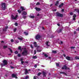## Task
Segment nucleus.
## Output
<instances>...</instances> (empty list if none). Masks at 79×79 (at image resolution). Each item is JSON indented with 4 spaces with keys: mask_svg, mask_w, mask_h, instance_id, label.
<instances>
[{
    "mask_svg": "<svg viewBox=\"0 0 79 79\" xmlns=\"http://www.w3.org/2000/svg\"><path fill=\"white\" fill-rule=\"evenodd\" d=\"M31 48H33L34 47H33V46H32V45H31Z\"/></svg>",
    "mask_w": 79,
    "mask_h": 79,
    "instance_id": "54",
    "label": "nucleus"
},
{
    "mask_svg": "<svg viewBox=\"0 0 79 79\" xmlns=\"http://www.w3.org/2000/svg\"><path fill=\"white\" fill-rule=\"evenodd\" d=\"M70 57L69 56H67L65 57L66 59V60H67L68 61H70Z\"/></svg>",
    "mask_w": 79,
    "mask_h": 79,
    "instance_id": "12",
    "label": "nucleus"
},
{
    "mask_svg": "<svg viewBox=\"0 0 79 79\" xmlns=\"http://www.w3.org/2000/svg\"><path fill=\"white\" fill-rule=\"evenodd\" d=\"M36 5H40V3L38 2L36 4Z\"/></svg>",
    "mask_w": 79,
    "mask_h": 79,
    "instance_id": "46",
    "label": "nucleus"
},
{
    "mask_svg": "<svg viewBox=\"0 0 79 79\" xmlns=\"http://www.w3.org/2000/svg\"><path fill=\"white\" fill-rule=\"evenodd\" d=\"M64 5V3H61L60 5H59V7L61 8L62 6H63Z\"/></svg>",
    "mask_w": 79,
    "mask_h": 79,
    "instance_id": "15",
    "label": "nucleus"
},
{
    "mask_svg": "<svg viewBox=\"0 0 79 79\" xmlns=\"http://www.w3.org/2000/svg\"><path fill=\"white\" fill-rule=\"evenodd\" d=\"M37 51L38 52H41V50H40L38 49V48H37Z\"/></svg>",
    "mask_w": 79,
    "mask_h": 79,
    "instance_id": "31",
    "label": "nucleus"
},
{
    "mask_svg": "<svg viewBox=\"0 0 79 79\" xmlns=\"http://www.w3.org/2000/svg\"><path fill=\"white\" fill-rule=\"evenodd\" d=\"M73 20L75 21L76 20V18L73 17Z\"/></svg>",
    "mask_w": 79,
    "mask_h": 79,
    "instance_id": "50",
    "label": "nucleus"
},
{
    "mask_svg": "<svg viewBox=\"0 0 79 79\" xmlns=\"http://www.w3.org/2000/svg\"><path fill=\"white\" fill-rule=\"evenodd\" d=\"M10 41L11 42H14V40H13V39H11V40Z\"/></svg>",
    "mask_w": 79,
    "mask_h": 79,
    "instance_id": "48",
    "label": "nucleus"
},
{
    "mask_svg": "<svg viewBox=\"0 0 79 79\" xmlns=\"http://www.w3.org/2000/svg\"><path fill=\"white\" fill-rule=\"evenodd\" d=\"M70 16H72V15H73V13L70 12Z\"/></svg>",
    "mask_w": 79,
    "mask_h": 79,
    "instance_id": "42",
    "label": "nucleus"
},
{
    "mask_svg": "<svg viewBox=\"0 0 79 79\" xmlns=\"http://www.w3.org/2000/svg\"><path fill=\"white\" fill-rule=\"evenodd\" d=\"M57 10L56 9H54V10H53V11H56Z\"/></svg>",
    "mask_w": 79,
    "mask_h": 79,
    "instance_id": "55",
    "label": "nucleus"
},
{
    "mask_svg": "<svg viewBox=\"0 0 79 79\" xmlns=\"http://www.w3.org/2000/svg\"><path fill=\"white\" fill-rule=\"evenodd\" d=\"M41 37H42V36H41L40 35L38 34L35 36V39H36V40H38V39H40Z\"/></svg>",
    "mask_w": 79,
    "mask_h": 79,
    "instance_id": "4",
    "label": "nucleus"
},
{
    "mask_svg": "<svg viewBox=\"0 0 79 79\" xmlns=\"http://www.w3.org/2000/svg\"><path fill=\"white\" fill-rule=\"evenodd\" d=\"M52 53H54L55 54L56 53V51H54V50H53L52 51Z\"/></svg>",
    "mask_w": 79,
    "mask_h": 79,
    "instance_id": "29",
    "label": "nucleus"
},
{
    "mask_svg": "<svg viewBox=\"0 0 79 79\" xmlns=\"http://www.w3.org/2000/svg\"><path fill=\"white\" fill-rule=\"evenodd\" d=\"M25 63H27V64H28V63H29L28 61H25Z\"/></svg>",
    "mask_w": 79,
    "mask_h": 79,
    "instance_id": "59",
    "label": "nucleus"
},
{
    "mask_svg": "<svg viewBox=\"0 0 79 79\" xmlns=\"http://www.w3.org/2000/svg\"><path fill=\"white\" fill-rule=\"evenodd\" d=\"M14 58L15 60H17V57H15Z\"/></svg>",
    "mask_w": 79,
    "mask_h": 79,
    "instance_id": "61",
    "label": "nucleus"
},
{
    "mask_svg": "<svg viewBox=\"0 0 79 79\" xmlns=\"http://www.w3.org/2000/svg\"><path fill=\"white\" fill-rule=\"evenodd\" d=\"M8 49H9L11 53H13V50L11 49L10 48H8Z\"/></svg>",
    "mask_w": 79,
    "mask_h": 79,
    "instance_id": "23",
    "label": "nucleus"
},
{
    "mask_svg": "<svg viewBox=\"0 0 79 79\" xmlns=\"http://www.w3.org/2000/svg\"><path fill=\"white\" fill-rule=\"evenodd\" d=\"M42 74V73H40V72H39L38 73V76H40V74Z\"/></svg>",
    "mask_w": 79,
    "mask_h": 79,
    "instance_id": "34",
    "label": "nucleus"
},
{
    "mask_svg": "<svg viewBox=\"0 0 79 79\" xmlns=\"http://www.w3.org/2000/svg\"><path fill=\"white\" fill-rule=\"evenodd\" d=\"M18 49L19 50H20L21 52L22 51V49H21V46H19Z\"/></svg>",
    "mask_w": 79,
    "mask_h": 79,
    "instance_id": "18",
    "label": "nucleus"
},
{
    "mask_svg": "<svg viewBox=\"0 0 79 79\" xmlns=\"http://www.w3.org/2000/svg\"><path fill=\"white\" fill-rule=\"evenodd\" d=\"M14 32H15L16 31V28H15L14 30Z\"/></svg>",
    "mask_w": 79,
    "mask_h": 79,
    "instance_id": "52",
    "label": "nucleus"
},
{
    "mask_svg": "<svg viewBox=\"0 0 79 79\" xmlns=\"http://www.w3.org/2000/svg\"><path fill=\"white\" fill-rule=\"evenodd\" d=\"M22 18H23L24 19H26V18H27V17H26V16L23 15L22 17Z\"/></svg>",
    "mask_w": 79,
    "mask_h": 79,
    "instance_id": "26",
    "label": "nucleus"
},
{
    "mask_svg": "<svg viewBox=\"0 0 79 79\" xmlns=\"http://www.w3.org/2000/svg\"><path fill=\"white\" fill-rule=\"evenodd\" d=\"M32 58H33V59H37V57L35 56H34L32 57Z\"/></svg>",
    "mask_w": 79,
    "mask_h": 79,
    "instance_id": "22",
    "label": "nucleus"
},
{
    "mask_svg": "<svg viewBox=\"0 0 79 79\" xmlns=\"http://www.w3.org/2000/svg\"><path fill=\"white\" fill-rule=\"evenodd\" d=\"M54 37H55V36L53 35H52L51 36H50V38H52H52H54Z\"/></svg>",
    "mask_w": 79,
    "mask_h": 79,
    "instance_id": "38",
    "label": "nucleus"
},
{
    "mask_svg": "<svg viewBox=\"0 0 79 79\" xmlns=\"http://www.w3.org/2000/svg\"><path fill=\"white\" fill-rule=\"evenodd\" d=\"M56 65L57 66H59L60 65L59 64H58V63H56Z\"/></svg>",
    "mask_w": 79,
    "mask_h": 79,
    "instance_id": "44",
    "label": "nucleus"
},
{
    "mask_svg": "<svg viewBox=\"0 0 79 79\" xmlns=\"http://www.w3.org/2000/svg\"><path fill=\"white\" fill-rule=\"evenodd\" d=\"M22 15H27V12L24 11L23 12Z\"/></svg>",
    "mask_w": 79,
    "mask_h": 79,
    "instance_id": "14",
    "label": "nucleus"
},
{
    "mask_svg": "<svg viewBox=\"0 0 79 79\" xmlns=\"http://www.w3.org/2000/svg\"><path fill=\"white\" fill-rule=\"evenodd\" d=\"M15 54L17 55V54H18V52L17 51H15Z\"/></svg>",
    "mask_w": 79,
    "mask_h": 79,
    "instance_id": "41",
    "label": "nucleus"
},
{
    "mask_svg": "<svg viewBox=\"0 0 79 79\" xmlns=\"http://www.w3.org/2000/svg\"><path fill=\"white\" fill-rule=\"evenodd\" d=\"M7 31V30H6L5 28L3 29V31H5V32H6Z\"/></svg>",
    "mask_w": 79,
    "mask_h": 79,
    "instance_id": "36",
    "label": "nucleus"
},
{
    "mask_svg": "<svg viewBox=\"0 0 79 79\" xmlns=\"http://www.w3.org/2000/svg\"><path fill=\"white\" fill-rule=\"evenodd\" d=\"M37 16H40V14L39 13H38L37 15Z\"/></svg>",
    "mask_w": 79,
    "mask_h": 79,
    "instance_id": "57",
    "label": "nucleus"
},
{
    "mask_svg": "<svg viewBox=\"0 0 79 79\" xmlns=\"http://www.w3.org/2000/svg\"><path fill=\"white\" fill-rule=\"evenodd\" d=\"M63 55L64 57H66V55H65V54H63Z\"/></svg>",
    "mask_w": 79,
    "mask_h": 79,
    "instance_id": "60",
    "label": "nucleus"
},
{
    "mask_svg": "<svg viewBox=\"0 0 79 79\" xmlns=\"http://www.w3.org/2000/svg\"><path fill=\"white\" fill-rule=\"evenodd\" d=\"M20 8L21 9L22 11H24V10H26L25 9H24V7L23 6H21L20 7Z\"/></svg>",
    "mask_w": 79,
    "mask_h": 79,
    "instance_id": "10",
    "label": "nucleus"
},
{
    "mask_svg": "<svg viewBox=\"0 0 79 79\" xmlns=\"http://www.w3.org/2000/svg\"><path fill=\"white\" fill-rule=\"evenodd\" d=\"M35 9L36 10V11H39L41 10V9L40 8H39L38 7H36L35 8Z\"/></svg>",
    "mask_w": 79,
    "mask_h": 79,
    "instance_id": "9",
    "label": "nucleus"
},
{
    "mask_svg": "<svg viewBox=\"0 0 79 79\" xmlns=\"http://www.w3.org/2000/svg\"><path fill=\"white\" fill-rule=\"evenodd\" d=\"M1 8L2 10H5L6 9V3H1Z\"/></svg>",
    "mask_w": 79,
    "mask_h": 79,
    "instance_id": "1",
    "label": "nucleus"
},
{
    "mask_svg": "<svg viewBox=\"0 0 79 79\" xmlns=\"http://www.w3.org/2000/svg\"><path fill=\"white\" fill-rule=\"evenodd\" d=\"M60 74H64L66 76H67V74L65 73V72H60Z\"/></svg>",
    "mask_w": 79,
    "mask_h": 79,
    "instance_id": "13",
    "label": "nucleus"
},
{
    "mask_svg": "<svg viewBox=\"0 0 79 79\" xmlns=\"http://www.w3.org/2000/svg\"><path fill=\"white\" fill-rule=\"evenodd\" d=\"M73 57H70V61H73Z\"/></svg>",
    "mask_w": 79,
    "mask_h": 79,
    "instance_id": "37",
    "label": "nucleus"
},
{
    "mask_svg": "<svg viewBox=\"0 0 79 79\" xmlns=\"http://www.w3.org/2000/svg\"><path fill=\"white\" fill-rule=\"evenodd\" d=\"M56 16H58V17H60L62 18L63 16V15L61 14L59 12H57L56 13Z\"/></svg>",
    "mask_w": 79,
    "mask_h": 79,
    "instance_id": "3",
    "label": "nucleus"
},
{
    "mask_svg": "<svg viewBox=\"0 0 79 79\" xmlns=\"http://www.w3.org/2000/svg\"><path fill=\"white\" fill-rule=\"evenodd\" d=\"M76 14H74V15L73 16V18H76Z\"/></svg>",
    "mask_w": 79,
    "mask_h": 79,
    "instance_id": "39",
    "label": "nucleus"
},
{
    "mask_svg": "<svg viewBox=\"0 0 79 79\" xmlns=\"http://www.w3.org/2000/svg\"><path fill=\"white\" fill-rule=\"evenodd\" d=\"M16 42L18 44V43H19V41H18V40H16Z\"/></svg>",
    "mask_w": 79,
    "mask_h": 79,
    "instance_id": "53",
    "label": "nucleus"
},
{
    "mask_svg": "<svg viewBox=\"0 0 79 79\" xmlns=\"http://www.w3.org/2000/svg\"><path fill=\"white\" fill-rule=\"evenodd\" d=\"M7 48L8 47L7 46L4 45L3 46V48H4V49H5V48Z\"/></svg>",
    "mask_w": 79,
    "mask_h": 79,
    "instance_id": "25",
    "label": "nucleus"
},
{
    "mask_svg": "<svg viewBox=\"0 0 79 79\" xmlns=\"http://www.w3.org/2000/svg\"><path fill=\"white\" fill-rule=\"evenodd\" d=\"M30 18H32V19H34L35 18V16H31L30 17Z\"/></svg>",
    "mask_w": 79,
    "mask_h": 79,
    "instance_id": "27",
    "label": "nucleus"
},
{
    "mask_svg": "<svg viewBox=\"0 0 79 79\" xmlns=\"http://www.w3.org/2000/svg\"><path fill=\"white\" fill-rule=\"evenodd\" d=\"M25 74H27V73H28L29 72H28V70L27 69H26L25 70Z\"/></svg>",
    "mask_w": 79,
    "mask_h": 79,
    "instance_id": "16",
    "label": "nucleus"
},
{
    "mask_svg": "<svg viewBox=\"0 0 79 79\" xmlns=\"http://www.w3.org/2000/svg\"><path fill=\"white\" fill-rule=\"evenodd\" d=\"M21 63H22V64H23V63H24V61H22L21 62Z\"/></svg>",
    "mask_w": 79,
    "mask_h": 79,
    "instance_id": "51",
    "label": "nucleus"
},
{
    "mask_svg": "<svg viewBox=\"0 0 79 79\" xmlns=\"http://www.w3.org/2000/svg\"><path fill=\"white\" fill-rule=\"evenodd\" d=\"M70 48L71 49H74L75 48V47H71Z\"/></svg>",
    "mask_w": 79,
    "mask_h": 79,
    "instance_id": "32",
    "label": "nucleus"
},
{
    "mask_svg": "<svg viewBox=\"0 0 79 79\" xmlns=\"http://www.w3.org/2000/svg\"><path fill=\"white\" fill-rule=\"evenodd\" d=\"M3 63H4V65H6L8 64L7 61L6 60H4Z\"/></svg>",
    "mask_w": 79,
    "mask_h": 79,
    "instance_id": "7",
    "label": "nucleus"
},
{
    "mask_svg": "<svg viewBox=\"0 0 79 79\" xmlns=\"http://www.w3.org/2000/svg\"><path fill=\"white\" fill-rule=\"evenodd\" d=\"M28 52L27 50H24L22 53V55L23 56H27Z\"/></svg>",
    "mask_w": 79,
    "mask_h": 79,
    "instance_id": "2",
    "label": "nucleus"
},
{
    "mask_svg": "<svg viewBox=\"0 0 79 79\" xmlns=\"http://www.w3.org/2000/svg\"><path fill=\"white\" fill-rule=\"evenodd\" d=\"M49 43V41H46V42L45 43L46 45L48 46V47H49V46H50V45H48Z\"/></svg>",
    "mask_w": 79,
    "mask_h": 79,
    "instance_id": "17",
    "label": "nucleus"
},
{
    "mask_svg": "<svg viewBox=\"0 0 79 79\" xmlns=\"http://www.w3.org/2000/svg\"><path fill=\"white\" fill-rule=\"evenodd\" d=\"M18 15H16L15 17L13 15H12L11 17L12 19H16L18 18Z\"/></svg>",
    "mask_w": 79,
    "mask_h": 79,
    "instance_id": "6",
    "label": "nucleus"
},
{
    "mask_svg": "<svg viewBox=\"0 0 79 79\" xmlns=\"http://www.w3.org/2000/svg\"><path fill=\"white\" fill-rule=\"evenodd\" d=\"M18 56L19 57H21V54H18Z\"/></svg>",
    "mask_w": 79,
    "mask_h": 79,
    "instance_id": "43",
    "label": "nucleus"
},
{
    "mask_svg": "<svg viewBox=\"0 0 79 79\" xmlns=\"http://www.w3.org/2000/svg\"><path fill=\"white\" fill-rule=\"evenodd\" d=\"M76 60H79V57L78 56H76L75 57Z\"/></svg>",
    "mask_w": 79,
    "mask_h": 79,
    "instance_id": "28",
    "label": "nucleus"
},
{
    "mask_svg": "<svg viewBox=\"0 0 79 79\" xmlns=\"http://www.w3.org/2000/svg\"><path fill=\"white\" fill-rule=\"evenodd\" d=\"M63 31V29H60L59 30V31H58V33H61V31Z\"/></svg>",
    "mask_w": 79,
    "mask_h": 79,
    "instance_id": "24",
    "label": "nucleus"
},
{
    "mask_svg": "<svg viewBox=\"0 0 79 79\" xmlns=\"http://www.w3.org/2000/svg\"><path fill=\"white\" fill-rule=\"evenodd\" d=\"M58 3H59V1H56V3L55 4V6H58Z\"/></svg>",
    "mask_w": 79,
    "mask_h": 79,
    "instance_id": "19",
    "label": "nucleus"
},
{
    "mask_svg": "<svg viewBox=\"0 0 79 79\" xmlns=\"http://www.w3.org/2000/svg\"><path fill=\"white\" fill-rule=\"evenodd\" d=\"M15 26H18V23H15Z\"/></svg>",
    "mask_w": 79,
    "mask_h": 79,
    "instance_id": "40",
    "label": "nucleus"
},
{
    "mask_svg": "<svg viewBox=\"0 0 79 79\" xmlns=\"http://www.w3.org/2000/svg\"><path fill=\"white\" fill-rule=\"evenodd\" d=\"M12 77L13 78H16V79H18V77L16 75H15V74H12L11 75Z\"/></svg>",
    "mask_w": 79,
    "mask_h": 79,
    "instance_id": "5",
    "label": "nucleus"
},
{
    "mask_svg": "<svg viewBox=\"0 0 79 79\" xmlns=\"http://www.w3.org/2000/svg\"><path fill=\"white\" fill-rule=\"evenodd\" d=\"M34 45H35L36 44H37V43H36V42H34Z\"/></svg>",
    "mask_w": 79,
    "mask_h": 79,
    "instance_id": "58",
    "label": "nucleus"
},
{
    "mask_svg": "<svg viewBox=\"0 0 79 79\" xmlns=\"http://www.w3.org/2000/svg\"><path fill=\"white\" fill-rule=\"evenodd\" d=\"M23 34H25V35H28V32H27L26 31H24V32H23Z\"/></svg>",
    "mask_w": 79,
    "mask_h": 79,
    "instance_id": "21",
    "label": "nucleus"
},
{
    "mask_svg": "<svg viewBox=\"0 0 79 79\" xmlns=\"http://www.w3.org/2000/svg\"><path fill=\"white\" fill-rule=\"evenodd\" d=\"M64 11V9H62L61 11H62V12H63V11Z\"/></svg>",
    "mask_w": 79,
    "mask_h": 79,
    "instance_id": "63",
    "label": "nucleus"
},
{
    "mask_svg": "<svg viewBox=\"0 0 79 79\" xmlns=\"http://www.w3.org/2000/svg\"><path fill=\"white\" fill-rule=\"evenodd\" d=\"M18 39L19 40H23V38L22 37L21 38H19V37L18 38Z\"/></svg>",
    "mask_w": 79,
    "mask_h": 79,
    "instance_id": "20",
    "label": "nucleus"
},
{
    "mask_svg": "<svg viewBox=\"0 0 79 79\" xmlns=\"http://www.w3.org/2000/svg\"><path fill=\"white\" fill-rule=\"evenodd\" d=\"M29 78V77L28 76H26V77H25V79H27Z\"/></svg>",
    "mask_w": 79,
    "mask_h": 79,
    "instance_id": "33",
    "label": "nucleus"
},
{
    "mask_svg": "<svg viewBox=\"0 0 79 79\" xmlns=\"http://www.w3.org/2000/svg\"><path fill=\"white\" fill-rule=\"evenodd\" d=\"M44 56H45V57H46V58H47V57H48V56L47 55V54H44Z\"/></svg>",
    "mask_w": 79,
    "mask_h": 79,
    "instance_id": "35",
    "label": "nucleus"
},
{
    "mask_svg": "<svg viewBox=\"0 0 79 79\" xmlns=\"http://www.w3.org/2000/svg\"><path fill=\"white\" fill-rule=\"evenodd\" d=\"M33 79H36V77H35V76L34 77Z\"/></svg>",
    "mask_w": 79,
    "mask_h": 79,
    "instance_id": "62",
    "label": "nucleus"
},
{
    "mask_svg": "<svg viewBox=\"0 0 79 79\" xmlns=\"http://www.w3.org/2000/svg\"><path fill=\"white\" fill-rule=\"evenodd\" d=\"M42 74H43V77H46V73L43 71L42 72Z\"/></svg>",
    "mask_w": 79,
    "mask_h": 79,
    "instance_id": "11",
    "label": "nucleus"
},
{
    "mask_svg": "<svg viewBox=\"0 0 79 79\" xmlns=\"http://www.w3.org/2000/svg\"><path fill=\"white\" fill-rule=\"evenodd\" d=\"M8 26L6 27H5V28L7 30V29H8Z\"/></svg>",
    "mask_w": 79,
    "mask_h": 79,
    "instance_id": "49",
    "label": "nucleus"
},
{
    "mask_svg": "<svg viewBox=\"0 0 79 79\" xmlns=\"http://www.w3.org/2000/svg\"><path fill=\"white\" fill-rule=\"evenodd\" d=\"M34 52L35 55V54H36V52H37L36 51V50H35L34 51Z\"/></svg>",
    "mask_w": 79,
    "mask_h": 79,
    "instance_id": "45",
    "label": "nucleus"
},
{
    "mask_svg": "<svg viewBox=\"0 0 79 79\" xmlns=\"http://www.w3.org/2000/svg\"><path fill=\"white\" fill-rule=\"evenodd\" d=\"M37 65H34V67L35 68H37Z\"/></svg>",
    "mask_w": 79,
    "mask_h": 79,
    "instance_id": "56",
    "label": "nucleus"
},
{
    "mask_svg": "<svg viewBox=\"0 0 79 79\" xmlns=\"http://www.w3.org/2000/svg\"><path fill=\"white\" fill-rule=\"evenodd\" d=\"M34 46L35 47H37V44H34Z\"/></svg>",
    "mask_w": 79,
    "mask_h": 79,
    "instance_id": "47",
    "label": "nucleus"
},
{
    "mask_svg": "<svg viewBox=\"0 0 79 79\" xmlns=\"http://www.w3.org/2000/svg\"><path fill=\"white\" fill-rule=\"evenodd\" d=\"M76 31H75L74 32V34H76Z\"/></svg>",
    "mask_w": 79,
    "mask_h": 79,
    "instance_id": "64",
    "label": "nucleus"
},
{
    "mask_svg": "<svg viewBox=\"0 0 79 79\" xmlns=\"http://www.w3.org/2000/svg\"><path fill=\"white\" fill-rule=\"evenodd\" d=\"M67 66H66V65H64V67H62L61 68V69H65V70H66V69H67Z\"/></svg>",
    "mask_w": 79,
    "mask_h": 79,
    "instance_id": "8",
    "label": "nucleus"
},
{
    "mask_svg": "<svg viewBox=\"0 0 79 79\" xmlns=\"http://www.w3.org/2000/svg\"><path fill=\"white\" fill-rule=\"evenodd\" d=\"M18 11L19 13H21V10H18Z\"/></svg>",
    "mask_w": 79,
    "mask_h": 79,
    "instance_id": "30",
    "label": "nucleus"
}]
</instances>
